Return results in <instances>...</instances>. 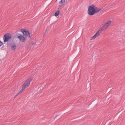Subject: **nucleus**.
<instances>
[{
    "mask_svg": "<svg viewBox=\"0 0 125 125\" xmlns=\"http://www.w3.org/2000/svg\"><path fill=\"white\" fill-rule=\"evenodd\" d=\"M21 31L25 36L29 38H31L30 34L29 31L24 29L21 30Z\"/></svg>",
    "mask_w": 125,
    "mask_h": 125,
    "instance_id": "5",
    "label": "nucleus"
},
{
    "mask_svg": "<svg viewBox=\"0 0 125 125\" xmlns=\"http://www.w3.org/2000/svg\"><path fill=\"white\" fill-rule=\"evenodd\" d=\"M111 21L110 20L107 21L104 24L103 26L93 36L91 37V39L92 40L95 38L100 35V33L103 31L107 29L111 24Z\"/></svg>",
    "mask_w": 125,
    "mask_h": 125,
    "instance_id": "1",
    "label": "nucleus"
},
{
    "mask_svg": "<svg viewBox=\"0 0 125 125\" xmlns=\"http://www.w3.org/2000/svg\"><path fill=\"white\" fill-rule=\"evenodd\" d=\"M20 93H19V92L17 94V95H18L19 94H20Z\"/></svg>",
    "mask_w": 125,
    "mask_h": 125,
    "instance_id": "12",
    "label": "nucleus"
},
{
    "mask_svg": "<svg viewBox=\"0 0 125 125\" xmlns=\"http://www.w3.org/2000/svg\"><path fill=\"white\" fill-rule=\"evenodd\" d=\"M101 10L100 9L97 8L94 6L91 5L88 7V12L89 15H92L98 12Z\"/></svg>",
    "mask_w": 125,
    "mask_h": 125,
    "instance_id": "2",
    "label": "nucleus"
},
{
    "mask_svg": "<svg viewBox=\"0 0 125 125\" xmlns=\"http://www.w3.org/2000/svg\"><path fill=\"white\" fill-rule=\"evenodd\" d=\"M45 86V85H43V86H41V89H42L43 88V87H44Z\"/></svg>",
    "mask_w": 125,
    "mask_h": 125,
    "instance_id": "11",
    "label": "nucleus"
},
{
    "mask_svg": "<svg viewBox=\"0 0 125 125\" xmlns=\"http://www.w3.org/2000/svg\"><path fill=\"white\" fill-rule=\"evenodd\" d=\"M16 45L14 44H13L11 46V49L13 50H15L16 49Z\"/></svg>",
    "mask_w": 125,
    "mask_h": 125,
    "instance_id": "8",
    "label": "nucleus"
},
{
    "mask_svg": "<svg viewBox=\"0 0 125 125\" xmlns=\"http://www.w3.org/2000/svg\"><path fill=\"white\" fill-rule=\"evenodd\" d=\"M12 38L11 35L9 33H7L5 34L3 37L4 42H8L9 40Z\"/></svg>",
    "mask_w": 125,
    "mask_h": 125,
    "instance_id": "3",
    "label": "nucleus"
},
{
    "mask_svg": "<svg viewBox=\"0 0 125 125\" xmlns=\"http://www.w3.org/2000/svg\"><path fill=\"white\" fill-rule=\"evenodd\" d=\"M25 89V88H23V87H22V89L19 92V93H20L21 94V93Z\"/></svg>",
    "mask_w": 125,
    "mask_h": 125,
    "instance_id": "10",
    "label": "nucleus"
},
{
    "mask_svg": "<svg viewBox=\"0 0 125 125\" xmlns=\"http://www.w3.org/2000/svg\"><path fill=\"white\" fill-rule=\"evenodd\" d=\"M65 0H61L59 2V7H63L65 5Z\"/></svg>",
    "mask_w": 125,
    "mask_h": 125,
    "instance_id": "7",
    "label": "nucleus"
},
{
    "mask_svg": "<svg viewBox=\"0 0 125 125\" xmlns=\"http://www.w3.org/2000/svg\"><path fill=\"white\" fill-rule=\"evenodd\" d=\"M31 79L27 80L23 84V87L25 89L28 87L29 86L30 82L31 81Z\"/></svg>",
    "mask_w": 125,
    "mask_h": 125,
    "instance_id": "4",
    "label": "nucleus"
},
{
    "mask_svg": "<svg viewBox=\"0 0 125 125\" xmlns=\"http://www.w3.org/2000/svg\"><path fill=\"white\" fill-rule=\"evenodd\" d=\"M59 13H60V11L59 10L57 11L55 13V15L56 16H57L59 14Z\"/></svg>",
    "mask_w": 125,
    "mask_h": 125,
    "instance_id": "9",
    "label": "nucleus"
},
{
    "mask_svg": "<svg viewBox=\"0 0 125 125\" xmlns=\"http://www.w3.org/2000/svg\"><path fill=\"white\" fill-rule=\"evenodd\" d=\"M17 95V94L15 96V98L16 97Z\"/></svg>",
    "mask_w": 125,
    "mask_h": 125,
    "instance_id": "13",
    "label": "nucleus"
},
{
    "mask_svg": "<svg viewBox=\"0 0 125 125\" xmlns=\"http://www.w3.org/2000/svg\"><path fill=\"white\" fill-rule=\"evenodd\" d=\"M18 38H19L21 41L24 42L25 40V37L23 35H21L18 36Z\"/></svg>",
    "mask_w": 125,
    "mask_h": 125,
    "instance_id": "6",
    "label": "nucleus"
}]
</instances>
